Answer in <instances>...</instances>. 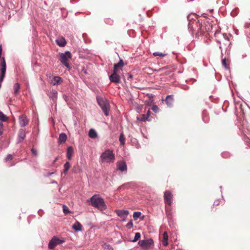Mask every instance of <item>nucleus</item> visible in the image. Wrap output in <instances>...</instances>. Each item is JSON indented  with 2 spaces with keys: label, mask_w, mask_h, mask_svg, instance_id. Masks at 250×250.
Instances as JSON below:
<instances>
[{
  "label": "nucleus",
  "mask_w": 250,
  "mask_h": 250,
  "mask_svg": "<svg viewBox=\"0 0 250 250\" xmlns=\"http://www.w3.org/2000/svg\"><path fill=\"white\" fill-rule=\"evenodd\" d=\"M74 153V149L72 146H69L67 150V157L69 160H71Z\"/></svg>",
  "instance_id": "20"
},
{
  "label": "nucleus",
  "mask_w": 250,
  "mask_h": 250,
  "mask_svg": "<svg viewBox=\"0 0 250 250\" xmlns=\"http://www.w3.org/2000/svg\"><path fill=\"white\" fill-rule=\"evenodd\" d=\"M168 235L167 232H165L163 234V240L162 243L163 245L164 246H167L168 245Z\"/></svg>",
  "instance_id": "21"
},
{
  "label": "nucleus",
  "mask_w": 250,
  "mask_h": 250,
  "mask_svg": "<svg viewBox=\"0 0 250 250\" xmlns=\"http://www.w3.org/2000/svg\"><path fill=\"white\" fill-rule=\"evenodd\" d=\"M104 248L106 250H113L112 247L109 245H106Z\"/></svg>",
  "instance_id": "40"
},
{
  "label": "nucleus",
  "mask_w": 250,
  "mask_h": 250,
  "mask_svg": "<svg viewBox=\"0 0 250 250\" xmlns=\"http://www.w3.org/2000/svg\"><path fill=\"white\" fill-rule=\"evenodd\" d=\"M189 23L188 25V29H189L192 33H195L199 34V30L200 29V26L201 25V20H198L196 18L195 20H189Z\"/></svg>",
  "instance_id": "5"
},
{
  "label": "nucleus",
  "mask_w": 250,
  "mask_h": 250,
  "mask_svg": "<svg viewBox=\"0 0 250 250\" xmlns=\"http://www.w3.org/2000/svg\"><path fill=\"white\" fill-rule=\"evenodd\" d=\"M0 120L2 122H6L8 120L7 117L1 111H0Z\"/></svg>",
  "instance_id": "27"
},
{
  "label": "nucleus",
  "mask_w": 250,
  "mask_h": 250,
  "mask_svg": "<svg viewBox=\"0 0 250 250\" xmlns=\"http://www.w3.org/2000/svg\"><path fill=\"white\" fill-rule=\"evenodd\" d=\"M57 160H58V158H56L54 160V162H53V163H55L57 161Z\"/></svg>",
  "instance_id": "43"
},
{
  "label": "nucleus",
  "mask_w": 250,
  "mask_h": 250,
  "mask_svg": "<svg viewBox=\"0 0 250 250\" xmlns=\"http://www.w3.org/2000/svg\"><path fill=\"white\" fill-rule=\"evenodd\" d=\"M124 65V61L122 59L120 60L118 63L114 64L113 72L109 77L111 82L116 83H121L120 73L121 70H122V68Z\"/></svg>",
  "instance_id": "1"
},
{
  "label": "nucleus",
  "mask_w": 250,
  "mask_h": 250,
  "mask_svg": "<svg viewBox=\"0 0 250 250\" xmlns=\"http://www.w3.org/2000/svg\"><path fill=\"white\" fill-rule=\"evenodd\" d=\"M153 56H159L161 57H164L166 56V54L159 52H155L153 53Z\"/></svg>",
  "instance_id": "31"
},
{
  "label": "nucleus",
  "mask_w": 250,
  "mask_h": 250,
  "mask_svg": "<svg viewBox=\"0 0 250 250\" xmlns=\"http://www.w3.org/2000/svg\"><path fill=\"white\" fill-rule=\"evenodd\" d=\"M2 126V124L0 123V128H1Z\"/></svg>",
  "instance_id": "45"
},
{
  "label": "nucleus",
  "mask_w": 250,
  "mask_h": 250,
  "mask_svg": "<svg viewBox=\"0 0 250 250\" xmlns=\"http://www.w3.org/2000/svg\"><path fill=\"white\" fill-rule=\"evenodd\" d=\"M201 25L200 26V29L199 30V34H203L205 33L210 31L212 29V26L208 21H205L204 20H201Z\"/></svg>",
  "instance_id": "6"
},
{
  "label": "nucleus",
  "mask_w": 250,
  "mask_h": 250,
  "mask_svg": "<svg viewBox=\"0 0 250 250\" xmlns=\"http://www.w3.org/2000/svg\"><path fill=\"white\" fill-rule=\"evenodd\" d=\"M141 215V213L139 211L135 212L133 214V218L135 220L137 219L139 217H140Z\"/></svg>",
  "instance_id": "35"
},
{
  "label": "nucleus",
  "mask_w": 250,
  "mask_h": 250,
  "mask_svg": "<svg viewBox=\"0 0 250 250\" xmlns=\"http://www.w3.org/2000/svg\"><path fill=\"white\" fill-rule=\"evenodd\" d=\"M91 205L100 209L104 210L106 209V206L104 199L99 196L98 195H94L90 198Z\"/></svg>",
  "instance_id": "2"
},
{
  "label": "nucleus",
  "mask_w": 250,
  "mask_h": 250,
  "mask_svg": "<svg viewBox=\"0 0 250 250\" xmlns=\"http://www.w3.org/2000/svg\"><path fill=\"white\" fill-rule=\"evenodd\" d=\"M20 89V84L19 83H16L14 86V90L15 95H17Z\"/></svg>",
  "instance_id": "26"
},
{
  "label": "nucleus",
  "mask_w": 250,
  "mask_h": 250,
  "mask_svg": "<svg viewBox=\"0 0 250 250\" xmlns=\"http://www.w3.org/2000/svg\"><path fill=\"white\" fill-rule=\"evenodd\" d=\"M6 64L5 61V59L4 57H2L1 60L0 62V82L1 83L3 79L5 77V74L6 73Z\"/></svg>",
  "instance_id": "9"
},
{
  "label": "nucleus",
  "mask_w": 250,
  "mask_h": 250,
  "mask_svg": "<svg viewBox=\"0 0 250 250\" xmlns=\"http://www.w3.org/2000/svg\"><path fill=\"white\" fill-rule=\"evenodd\" d=\"M57 94L58 93L56 90H53L50 92L49 97L52 98L53 100H55L57 97Z\"/></svg>",
  "instance_id": "23"
},
{
  "label": "nucleus",
  "mask_w": 250,
  "mask_h": 250,
  "mask_svg": "<svg viewBox=\"0 0 250 250\" xmlns=\"http://www.w3.org/2000/svg\"><path fill=\"white\" fill-rule=\"evenodd\" d=\"M82 225L78 221H76L75 223L72 226V229H74L76 231H82Z\"/></svg>",
  "instance_id": "17"
},
{
  "label": "nucleus",
  "mask_w": 250,
  "mask_h": 250,
  "mask_svg": "<svg viewBox=\"0 0 250 250\" xmlns=\"http://www.w3.org/2000/svg\"><path fill=\"white\" fill-rule=\"evenodd\" d=\"M97 100L98 104L102 108L105 116H108L109 115L110 107L108 101L106 99H103L100 97H97Z\"/></svg>",
  "instance_id": "3"
},
{
  "label": "nucleus",
  "mask_w": 250,
  "mask_h": 250,
  "mask_svg": "<svg viewBox=\"0 0 250 250\" xmlns=\"http://www.w3.org/2000/svg\"><path fill=\"white\" fill-rule=\"evenodd\" d=\"M31 152L32 153V154L35 156H37L38 155V152H37V150H36L35 149H34V148H32V149H31Z\"/></svg>",
  "instance_id": "39"
},
{
  "label": "nucleus",
  "mask_w": 250,
  "mask_h": 250,
  "mask_svg": "<svg viewBox=\"0 0 250 250\" xmlns=\"http://www.w3.org/2000/svg\"><path fill=\"white\" fill-rule=\"evenodd\" d=\"M133 222L131 220L130 221L126 224V228L128 229H131L133 228Z\"/></svg>",
  "instance_id": "36"
},
{
  "label": "nucleus",
  "mask_w": 250,
  "mask_h": 250,
  "mask_svg": "<svg viewBox=\"0 0 250 250\" xmlns=\"http://www.w3.org/2000/svg\"><path fill=\"white\" fill-rule=\"evenodd\" d=\"M138 244L142 248V249L147 250L153 247L154 242L151 238H149L139 241Z\"/></svg>",
  "instance_id": "7"
},
{
  "label": "nucleus",
  "mask_w": 250,
  "mask_h": 250,
  "mask_svg": "<svg viewBox=\"0 0 250 250\" xmlns=\"http://www.w3.org/2000/svg\"><path fill=\"white\" fill-rule=\"evenodd\" d=\"M222 65L224 66L226 69H228L229 67V65L227 63V61L226 58L222 59Z\"/></svg>",
  "instance_id": "32"
},
{
  "label": "nucleus",
  "mask_w": 250,
  "mask_h": 250,
  "mask_svg": "<svg viewBox=\"0 0 250 250\" xmlns=\"http://www.w3.org/2000/svg\"><path fill=\"white\" fill-rule=\"evenodd\" d=\"M13 159V156L11 154H8L5 159L6 162L11 160Z\"/></svg>",
  "instance_id": "37"
},
{
  "label": "nucleus",
  "mask_w": 250,
  "mask_h": 250,
  "mask_svg": "<svg viewBox=\"0 0 250 250\" xmlns=\"http://www.w3.org/2000/svg\"><path fill=\"white\" fill-rule=\"evenodd\" d=\"M119 141L120 142L121 145L124 146L125 143V138L123 134V133H121L120 135Z\"/></svg>",
  "instance_id": "29"
},
{
  "label": "nucleus",
  "mask_w": 250,
  "mask_h": 250,
  "mask_svg": "<svg viewBox=\"0 0 250 250\" xmlns=\"http://www.w3.org/2000/svg\"><path fill=\"white\" fill-rule=\"evenodd\" d=\"M140 237H141V234L139 232H136V233H135L134 238L132 241L133 242H136L140 238Z\"/></svg>",
  "instance_id": "33"
},
{
  "label": "nucleus",
  "mask_w": 250,
  "mask_h": 250,
  "mask_svg": "<svg viewBox=\"0 0 250 250\" xmlns=\"http://www.w3.org/2000/svg\"><path fill=\"white\" fill-rule=\"evenodd\" d=\"M165 102L168 106L170 107L172 106L174 103L173 95H168L165 99Z\"/></svg>",
  "instance_id": "13"
},
{
  "label": "nucleus",
  "mask_w": 250,
  "mask_h": 250,
  "mask_svg": "<svg viewBox=\"0 0 250 250\" xmlns=\"http://www.w3.org/2000/svg\"><path fill=\"white\" fill-rule=\"evenodd\" d=\"M66 139L67 135L65 133H62L59 136V142L60 143H64L66 141Z\"/></svg>",
  "instance_id": "22"
},
{
  "label": "nucleus",
  "mask_w": 250,
  "mask_h": 250,
  "mask_svg": "<svg viewBox=\"0 0 250 250\" xmlns=\"http://www.w3.org/2000/svg\"><path fill=\"white\" fill-rule=\"evenodd\" d=\"M128 78H130V79H132V78L133 76L131 74L128 73Z\"/></svg>",
  "instance_id": "42"
},
{
  "label": "nucleus",
  "mask_w": 250,
  "mask_h": 250,
  "mask_svg": "<svg viewBox=\"0 0 250 250\" xmlns=\"http://www.w3.org/2000/svg\"><path fill=\"white\" fill-rule=\"evenodd\" d=\"M116 212L118 216L123 218H125L129 213L128 211L124 210H118Z\"/></svg>",
  "instance_id": "18"
},
{
  "label": "nucleus",
  "mask_w": 250,
  "mask_h": 250,
  "mask_svg": "<svg viewBox=\"0 0 250 250\" xmlns=\"http://www.w3.org/2000/svg\"><path fill=\"white\" fill-rule=\"evenodd\" d=\"M172 197V194L170 191L167 190L165 191L164 193V200L165 203L169 206L171 205Z\"/></svg>",
  "instance_id": "11"
},
{
  "label": "nucleus",
  "mask_w": 250,
  "mask_h": 250,
  "mask_svg": "<svg viewBox=\"0 0 250 250\" xmlns=\"http://www.w3.org/2000/svg\"><path fill=\"white\" fill-rule=\"evenodd\" d=\"M64 242L63 240H60L56 236H53L49 242L48 248L49 249H53L57 245L62 244Z\"/></svg>",
  "instance_id": "10"
},
{
  "label": "nucleus",
  "mask_w": 250,
  "mask_h": 250,
  "mask_svg": "<svg viewBox=\"0 0 250 250\" xmlns=\"http://www.w3.org/2000/svg\"><path fill=\"white\" fill-rule=\"evenodd\" d=\"M25 136V131L22 129H20L18 133L19 142H21L24 139Z\"/></svg>",
  "instance_id": "15"
},
{
  "label": "nucleus",
  "mask_w": 250,
  "mask_h": 250,
  "mask_svg": "<svg viewBox=\"0 0 250 250\" xmlns=\"http://www.w3.org/2000/svg\"><path fill=\"white\" fill-rule=\"evenodd\" d=\"M100 158L102 163H113L115 160V155L112 150L107 149L102 153Z\"/></svg>",
  "instance_id": "4"
},
{
  "label": "nucleus",
  "mask_w": 250,
  "mask_h": 250,
  "mask_svg": "<svg viewBox=\"0 0 250 250\" xmlns=\"http://www.w3.org/2000/svg\"><path fill=\"white\" fill-rule=\"evenodd\" d=\"M137 119L138 120L142 122H146V121L148 120L147 117H146V116L145 114L140 115V117H138Z\"/></svg>",
  "instance_id": "28"
},
{
  "label": "nucleus",
  "mask_w": 250,
  "mask_h": 250,
  "mask_svg": "<svg viewBox=\"0 0 250 250\" xmlns=\"http://www.w3.org/2000/svg\"><path fill=\"white\" fill-rule=\"evenodd\" d=\"M62 82V79L60 77H59V76L53 77L52 80H51V83L53 85L61 83Z\"/></svg>",
  "instance_id": "16"
},
{
  "label": "nucleus",
  "mask_w": 250,
  "mask_h": 250,
  "mask_svg": "<svg viewBox=\"0 0 250 250\" xmlns=\"http://www.w3.org/2000/svg\"><path fill=\"white\" fill-rule=\"evenodd\" d=\"M71 167L70 164L69 162H66L64 165V170H63V173L64 174H66L67 172V171L69 170Z\"/></svg>",
  "instance_id": "25"
},
{
  "label": "nucleus",
  "mask_w": 250,
  "mask_h": 250,
  "mask_svg": "<svg viewBox=\"0 0 250 250\" xmlns=\"http://www.w3.org/2000/svg\"><path fill=\"white\" fill-rule=\"evenodd\" d=\"M62 208H63V212L65 214H67L70 212V211L69 210L68 208L66 206L63 205Z\"/></svg>",
  "instance_id": "34"
},
{
  "label": "nucleus",
  "mask_w": 250,
  "mask_h": 250,
  "mask_svg": "<svg viewBox=\"0 0 250 250\" xmlns=\"http://www.w3.org/2000/svg\"><path fill=\"white\" fill-rule=\"evenodd\" d=\"M97 134L93 129H90L89 131V136L91 138H95L97 137Z\"/></svg>",
  "instance_id": "24"
},
{
  "label": "nucleus",
  "mask_w": 250,
  "mask_h": 250,
  "mask_svg": "<svg viewBox=\"0 0 250 250\" xmlns=\"http://www.w3.org/2000/svg\"><path fill=\"white\" fill-rule=\"evenodd\" d=\"M221 201L219 200H216L214 202L213 207H212V210H216L217 209V208H216V206H218L220 205Z\"/></svg>",
  "instance_id": "30"
},
{
  "label": "nucleus",
  "mask_w": 250,
  "mask_h": 250,
  "mask_svg": "<svg viewBox=\"0 0 250 250\" xmlns=\"http://www.w3.org/2000/svg\"><path fill=\"white\" fill-rule=\"evenodd\" d=\"M28 122L29 121L26 116L23 115L20 117L19 122L21 126H25L28 124Z\"/></svg>",
  "instance_id": "14"
},
{
  "label": "nucleus",
  "mask_w": 250,
  "mask_h": 250,
  "mask_svg": "<svg viewBox=\"0 0 250 250\" xmlns=\"http://www.w3.org/2000/svg\"><path fill=\"white\" fill-rule=\"evenodd\" d=\"M57 44L61 47L64 46L66 43V42L64 38H60L56 40Z\"/></svg>",
  "instance_id": "19"
},
{
  "label": "nucleus",
  "mask_w": 250,
  "mask_h": 250,
  "mask_svg": "<svg viewBox=\"0 0 250 250\" xmlns=\"http://www.w3.org/2000/svg\"><path fill=\"white\" fill-rule=\"evenodd\" d=\"M165 69H166L165 67H163V68H161L160 70H164Z\"/></svg>",
  "instance_id": "46"
},
{
  "label": "nucleus",
  "mask_w": 250,
  "mask_h": 250,
  "mask_svg": "<svg viewBox=\"0 0 250 250\" xmlns=\"http://www.w3.org/2000/svg\"><path fill=\"white\" fill-rule=\"evenodd\" d=\"M150 113H151V112L149 110H148L147 112V114L146 115V117H147V118H148L150 115Z\"/></svg>",
  "instance_id": "41"
},
{
  "label": "nucleus",
  "mask_w": 250,
  "mask_h": 250,
  "mask_svg": "<svg viewBox=\"0 0 250 250\" xmlns=\"http://www.w3.org/2000/svg\"><path fill=\"white\" fill-rule=\"evenodd\" d=\"M61 62L67 68H70L68 60L71 58V54L69 51H66L64 53L60 54Z\"/></svg>",
  "instance_id": "8"
},
{
  "label": "nucleus",
  "mask_w": 250,
  "mask_h": 250,
  "mask_svg": "<svg viewBox=\"0 0 250 250\" xmlns=\"http://www.w3.org/2000/svg\"><path fill=\"white\" fill-rule=\"evenodd\" d=\"M152 110L155 112H157L159 109L157 105H153L152 107Z\"/></svg>",
  "instance_id": "38"
},
{
  "label": "nucleus",
  "mask_w": 250,
  "mask_h": 250,
  "mask_svg": "<svg viewBox=\"0 0 250 250\" xmlns=\"http://www.w3.org/2000/svg\"><path fill=\"white\" fill-rule=\"evenodd\" d=\"M2 131L0 129V135H2Z\"/></svg>",
  "instance_id": "44"
},
{
  "label": "nucleus",
  "mask_w": 250,
  "mask_h": 250,
  "mask_svg": "<svg viewBox=\"0 0 250 250\" xmlns=\"http://www.w3.org/2000/svg\"><path fill=\"white\" fill-rule=\"evenodd\" d=\"M117 169L121 171H124L127 170V166L124 161H120L117 163Z\"/></svg>",
  "instance_id": "12"
}]
</instances>
